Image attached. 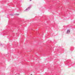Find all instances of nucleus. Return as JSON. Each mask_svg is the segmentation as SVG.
<instances>
[{"instance_id": "20e7f679", "label": "nucleus", "mask_w": 75, "mask_h": 75, "mask_svg": "<svg viewBox=\"0 0 75 75\" xmlns=\"http://www.w3.org/2000/svg\"><path fill=\"white\" fill-rule=\"evenodd\" d=\"M32 0H30V1H31Z\"/></svg>"}, {"instance_id": "39448f33", "label": "nucleus", "mask_w": 75, "mask_h": 75, "mask_svg": "<svg viewBox=\"0 0 75 75\" xmlns=\"http://www.w3.org/2000/svg\"><path fill=\"white\" fill-rule=\"evenodd\" d=\"M32 75L31 74V75Z\"/></svg>"}, {"instance_id": "f257e3e1", "label": "nucleus", "mask_w": 75, "mask_h": 75, "mask_svg": "<svg viewBox=\"0 0 75 75\" xmlns=\"http://www.w3.org/2000/svg\"><path fill=\"white\" fill-rule=\"evenodd\" d=\"M70 32V30H67V34H69Z\"/></svg>"}, {"instance_id": "f03ea898", "label": "nucleus", "mask_w": 75, "mask_h": 75, "mask_svg": "<svg viewBox=\"0 0 75 75\" xmlns=\"http://www.w3.org/2000/svg\"><path fill=\"white\" fill-rule=\"evenodd\" d=\"M29 8H30V7L28 8L25 11H26V10H29Z\"/></svg>"}, {"instance_id": "7ed1b4c3", "label": "nucleus", "mask_w": 75, "mask_h": 75, "mask_svg": "<svg viewBox=\"0 0 75 75\" xmlns=\"http://www.w3.org/2000/svg\"><path fill=\"white\" fill-rule=\"evenodd\" d=\"M16 15H19L18 14H16Z\"/></svg>"}]
</instances>
